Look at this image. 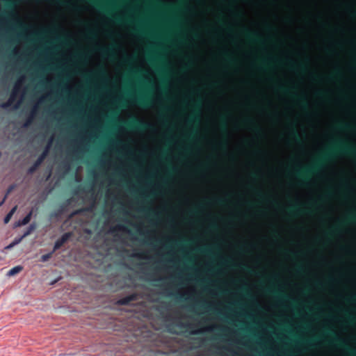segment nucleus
<instances>
[{"mask_svg": "<svg viewBox=\"0 0 356 356\" xmlns=\"http://www.w3.org/2000/svg\"><path fill=\"white\" fill-rule=\"evenodd\" d=\"M51 254H52V252H50V253H48V254H43L41 257V261L42 262H44V261H47L51 257Z\"/></svg>", "mask_w": 356, "mask_h": 356, "instance_id": "nucleus-10", "label": "nucleus"}, {"mask_svg": "<svg viewBox=\"0 0 356 356\" xmlns=\"http://www.w3.org/2000/svg\"><path fill=\"white\" fill-rule=\"evenodd\" d=\"M131 300H133L131 297H127L123 299H121L118 301V302L121 305H127L128 304Z\"/></svg>", "mask_w": 356, "mask_h": 356, "instance_id": "nucleus-9", "label": "nucleus"}, {"mask_svg": "<svg viewBox=\"0 0 356 356\" xmlns=\"http://www.w3.org/2000/svg\"><path fill=\"white\" fill-rule=\"evenodd\" d=\"M331 321H332L331 319L327 320V321H328V322H331Z\"/></svg>", "mask_w": 356, "mask_h": 356, "instance_id": "nucleus-28", "label": "nucleus"}, {"mask_svg": "<svg viewBox=\"0 0 356 356\" xmlns=\"http://www.w3.org/2000/svg\"><path fill=\"white\" fill-rule=\"evenodd\" d=\"M17 209V207H14L8 213L6 216V217L4 218V223H8L10 218H12V216H13V214L15 213V211Z\"/></svg>", "mask_w": 356, "mask_h": 356, "instance_id": "nucleus-7", "label": "nucleus"}, {"mask_svg": "<svg viewBox=\"0 0 356 356\" xmlns=\"http://www.w3.org/2000/svg\"><path fill=\"white\" fill-rule=\"evenodd\" d=\"M30 121H31V120H29L27 122H26V123L24 124V127H27V126L29 125V124L30 123Z\"/></svg>", "mask_w": 356, "mask_h": 356, "instance_id": "nucleus-20", "label": "nucleus"}, {"mask_svg": "<svg viewBox=\"0 0 356 356\" xmlns=\"http://www.w3.org/2000/svg\"><path fill=\"white\" fill-rule=\"evenodd\" d=\"M71 236V234L70 233H65L60 238H59L58 240H57L56 242H55V244H54V251H55L56 250L60 248L62 245L66 242L69 238Z\"/></svg>", "mask_w": 356, "mask_h": 356, "instance_id": "nucleus-4", "label": "nucleus"}, {"mask_svg": "<svg viewBox=\"0 0 356 356\" xmlns=\"http://www.w3.org/2000/svg\"><path fill=\"white\" fill-rule=\"evenodd\" d=\"M22 268H23L21 266H15L8 270L7 275L9 277L14 276L16 274L20 273L22 270Z\"/></svg>", "mask_w": 356, "mask_h": 356, "instance_id": "nucleus-5", "label": "nucleus"}, {"mask_svg": "<svg viewBox=\"0 0 356 356\" xmlns=\"http://www.w3.org/2000/svg\"><path fill=\"white\" fill-rule=\"evenodd\" d=\"M350 188L351 191L354 190V188L352 186H350Z\"/></svg>", "mask_w": 356, "mask_h": 356, "instance_id": "nucleus-24", "label": "nucleus"}, {"mask_svg": "<svg viewBox=\"0 0 356 356\" xmlns=\"http://www.w3.org/2000/svg\"><path fill=\"white\" fill-rule=\"evenodd\" d=\"M324 175V172L320 173V176H323Z\"/></svg>", "mask_w": 356, "mask_h": 356, "instance_id": "nucleus-25", "label": "nucleus"}, {"mask_svg": "<svg viewBox=\"0 0 356 356\" xmlns=\"http://www.w3.org/2000/svg\"><path fill=\"white\" fill-rule=\"evenodd\" d=\"M138 65L140 67L145 69L146 71L147 72V73L150 76H152V77L154 78V79L156 81V92H157V95H156V101H158L159 102H161V101H162V92L161 91L160 86H159V85L158 83V81L156 80V74L154 72V70L147 65L146 59H145V57L144 55L140 56V60L138 61Z\"/></svg>", "mask_w": 356, "mask_h": 356, "instance_id": "nucleus-2", "label": "nucleus"}, {"mask_svg": "<svg viewBox=\"0 0 356 356\" xmlns=\"http://www.w3.org/2000/svg\"><path fill=\"white\" fill-rule=\"evenodd\" d=\"M34 228V226L33 225H31L30 227L29 228V230H27L22 236V238H23L24 237L28 236L31 232V231Z\"/></svg>", "mask_w": 356, "mask_h": 356, "instance_id": "nucleus-11", "label": "nucleus"}, {"mask_svg": "<svg viewBox=\"0 0 356 356\" xmlns=\"http://www.w3.org/2000/svg\"><path fill=\"white\" fill-rule=\"evenodd\" d=\"M85 8H86V10H92V11H96L95 8L94 6H85Z\"/></svg>", "mask_w": 356, "mask_h": 356, "instance_id": "nucleus-13", "label": "nucleus"}, {"mask_svg": "<svg viewBox=\"0 0 356 356\" xmlns=\"http://www.w3.org/2000/svg\"><path fill=\"white\" fill-rule=\"evenodd\" d=\"M14 188V186H10L8 189V191L6 193V194L5 195H6V197L8 196V195L12 191V190Z\"/></svg>", "mask_w": 356, "mask_h": 356, "instance_id": "nucleus-14", "label": "nucleus"}, {"mask_svg": "<svg viewBox=\"0 0 356 356\" xmlns=\"http://www.w3.org/2000/svg\"><path fill=\"white\" fill-rule=\"evenodd\" d=\"M145 79H149L148 76L146 75V76H145Z\"/></svg>", "mask_w": 356, "mask_h": 356, "instance_id": "nucleus-26", "label": "nucleus"}, {"mask_svg": "<svg viewBox=\"0 0 356 356\" xmlns=\"http://www.w3.org/2000/svg\"><path fill=\"white\" fill-rule=\"evenodd\" d=\"M6 200V195H5L4 197L3 198V200H1V202H0V207L4 203Z\"/></svg>", "mask_w": 356, "mask_h": 356, "instance_id": "nucleus-16", "label": "nucleus"}, {"mask_svg": "<svg viewBox=\"0 0 356 356\" xmlns=\"http://www.w3.org/2000/svg\"><path fill=\"white\" fill-rule=\"evenodd\" d=\"M264 307L265 309H266L267 310H268V311L270 310V307H268V306H267V305H264Z\"/></svg>", "mask_w": 356, "mask_h": 356, "instance_id": "nucleus-21", "label": "nucleus"}, {"mask_svg": "<svg viewBox=\"0 0 356 356\" xmlns=\"http://www.w3.org/2000/svg\"><path fill=\"white\" fill-rule=\"evenodd\" d=\"M32 216V211H30L22 220L19 222V225H25L29 222Z\"/></svg>", "mask_w": 356, "mask_h": 356, "instance_id": "nucleus-6", "label": "nucleus"}, {"mask_svg": "<svg viewBox=\"0 0 356 356\" xmlns=\"http://www.w3.org/2000/svg\"><path fill=\"white\" fill-rule=\"evenodd\" d=\"M22 238L20 237L19 238H15L10 244H9L8 246H6V249H10L11 248H13L14 245L18 244L21 241H22Z\"/></svg>", "mask_w": 356, "mask_h": 356, "instance_id": "nucleus-8", "label": "nucleus"}, {"mask_svg": "<svg viewBox=\"0 0 356 356\" xmlns=\"http://www.w3.org/2000/svg\"><path fill=\"white\" fill-rule=\"evenodd\" d=\"M118 81L119 84H120L121 81H122V78H121V76H120V77L118 78Z\"/></svg>", "mask_w": 356, "mask_h": 356, "instance_id": "nucleus-22", "label": "nucleus"}, {"mask_svg": "<svg viewBox=\"0 0 356 356\" xmlns=\"http://www.w3.org/2000/svg\"><path fill=\"white\" fill-rule=\"evenodd\" d=\"M42 99H40V100L39 101V102H38L37 104H35V106H34V108H33V114L36 111V110H37V108H38V104H39L40 102H42Z\"/></svg>", "mask_w": 356, "mask_h": 356, "instance_id": "nucleus-15", "label": "nucleus"}, {"mask_svg": "<svg viewBox=\"0 0 356 356\" xmlns=\"http://www.w3.org/2000/svg\"><path fill=\"white\" fill-rule=\"evenodd\" d=\"M65 88L67 90H70L72 89V86L71 85H67Z\"/></svg>", "mask_w": 356, "mask_h": 356, "instance_id": "nucleus-18", "label": "nucleus"}, {"mask_svg": "<svg viewBox=\"0 0 356 356\" xmlns=\"http://www.w3.org/2000/svg\"><path fill=\"white\" fill-rule=\"evenodd\" d=\"M53 141H54V138H53V136H51L49 139L48 143H47L43 152L42 153V154L38 157V159H37V161H35L34 165L29 168V173H33L35 170V169L41 164V163L43 161V160L45 159V157L47 156V154L51 147V145L53 144Z\"/></svg>", "mask_w": 356, "mask_h": 356, "instance_id": "nucleus-3", "label": "nucleus"}, {"mask_svg": "<svg viewBox=\"0 0 356 356\" xmlns=\"http://www.w3.org/2000/svg\"><path fill=\"white\" fill-rule=\"evenodd\" d=\"M168 1H170V2H175L176 0H167Z\"/></svg>", "mask_w": 356, "mask_h": 356, "instance_id": "nucleus-23", "label": "nucleus"}, {"mask_svg": "<svg viewBox=\"0 0 356 356\" xmlns=\"http://www.w3.org/2000/svg\"><path fill=\"white\" fill-rule=\"evenodd\" d=\"M323 143H321V144H320V146H321V147H323Z\"/></svg>", "mask_w": 356, "mask_h": 356, "instance_id": "nucleus-27", "label": "nucleus"}, {"mask_svg": "<svg viewBox=\"0 0 356 356\" xmlns=\"http://www.w3.org/2000/svg\"><path fill=\"white\" fill-rule=\"evenodd\" d=\"M102 18H103L104 19H105V20H106V21H108V18L106 15H102Z\"/></svg>", "mask_w": 356, "mask_h": 356, "instance_id": "nucleus-19", "label": "nucleus"}, {"mask_svg": "<svg viewBox=\"0 0 356 356\" xmlns=\"http://www.w3.org/2000/svg\"><path fill=\"white\" fill-rule=\"evenodd\" d=\"M25 76L22 75L17 81L15 82L12 93L8 99V100L2 104H1V107L3 108H11L14 110L17 109L20 104H22L24 97V91H21L22 86L25 81Z\"/></svg>", "mask_w": 356, "mask_h": 356, "instance_id": "nucleus-1", "label": "nucleus"}, {"mask_svg": "<svg viewBox=\"0 0 356 356\" xmlns=\"http://www.w3.org/2000/svg\"><path fill=\"white\" fill-rule=\"evenodd\" d=\"M120 131L122 133H124L126 135L129 136L130 135V132L127 131L124 127H121L120 129Z\"/></svg>", "mask_w": 356, "mask_h": 356, "instance_id": "nucleus-12", "label": "nucleus"}, {"mask_svg": "<svg viewBox=\"0 0 356 356\" xmlns=\"http://www.w3.org/2000/svg\"><path fill=\"white\" fill-rule=\"evenodd\" d=\"M187 77H188V75L187 74H184L183 76H181V79L182 80H186L187 79Z\"/></svg>", "mask_w": 356, "mask_h": 356, "instance_id": "nucleus-17", "label": "nucleus"}]
</instances>
